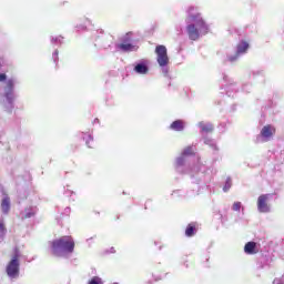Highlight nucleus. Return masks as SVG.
Instances as JSON below:
<instances>
[{
  "instance_id": "nucleus-1",
  "label": "nucleus",
  "mask_w": 284,
  "mask_h": 284,
  "mask_svg": "<svg viewBox=\"0 0 284 284\" xmlns=\"http://www.w3.org/2000/svg\"><path fill=\"white\" fill-rule=\"evenodd\" d=\"M186 23V32L191 41H199L201 37H205L210 32V26L205 23L196 7H189Z\"/></svg>"
},
{
  "instance_id": "nucleus-2",
  "label": "nucleus",
  "mask_w": 284,
  "mask_h": 284,
  "mask_svg": "<svg viewBox=\"0 0 284 284\" xmlns=\"http://www.w3.org/2000/svg\"><path fill=\"white\" fill-rule=\"evenodd\" d=\"M0 83H3V85L0 87V97L2 99H6L9 109L12 110L14 108V85H17L19 82L17 78H9L6 73H0Z\"/></svg>"
},
{
  "instance_id": "nucleus-3",
  "label": "nucleus",
  "mask_w": 284,
  "mask_h": 284,
  "mask_svg": "<svg viewBox=\"0 0 284 284\" xmlns=\"http://www.w3.org/2000/svg\"><path fill=\"white\" fill-rule=\"evenodd\" d=\"M51 252L54 256H68L74 252V239L72 236H62L51 242Z\"/></svg>"
},
{
  "instance_id": "nucleus-4",
  "label": "nucleus",
  "mask_w": 284,
  "mask_h": 284,
  "mask_svg": "<svg viewBox=\"0 0 284 284\" xmlns=\"http://www.w3.org/2000/svg\"><path fill=\"white\" fill-rule=\"evenodd\" d=\"M19 258H21V252H19V248H14L11 261L6 268L7 276L10 281H17L21 274V263L19 262Z\"/></svg>"
},
{
  "instance_id": "nucleus-5",
  "label": "nucleus",
  "mask_w": 284,
  "mask_h": 284,
  "mask_svg": "<svg viewBox=\"0 0 284 284\" xmlns=\"http://www.w3.org/2000/svg\"><path fill=\"white\" fill-rule=\"evenodd\" d=\"M223 84L222 90H224L226 97L229 99H236L239 94H241V89L239 88V83L234 81V79L230 78L226 73L222 74Z\"/></svg>"
},
{
  "instance_id": "nucleus-6",
  "label": "nucleus",
  "mask_w": 284,
  "mask_h": 284,
  "mask_svg": "<svg viewBox=\"0 0 284 284\" xmlns=\"http://www.w3.org/2000/svg\"><path fill=\"white\" fill-rule=\"evenodd\" d=\"M278 199L276 196V193H266L262 194L257 199V212L261 214H268V212H272V201H276Z\"/></svg>"
},
{
  "instance_id": "nucleus-7",
  "label": "nucleus",
  "mask_w": 284,
  "mask_h": 284,
  "mask_svg": "<svg viewBox=\"0 0 284 284\" xmlns=\"http://www.w3.org/2000/svg\"><path fill=\"white\" fill-rule=\"evenodd\" d=\"M156 61L160 68H162V73L164 77H168L170 72V68H168V63H170V58L168 57V48L165 45H158L155 48Z\"/></svg>"
},
{
  "instance_id": "nucleus-8",
  "label": "nucleus",
  "mask_w": 284,
  "mask_h": 284,
  "mask_svg": "<svg viewBox=\"0 0 284 284\" xmlns=\"http://www.w3.org/2000/svg\"><path fill=\"white\" fill-rule=\"evenodd\" d=\"M194 154V148L193 146H187L182 151L181 156L176 158L175 160V170L180 174H185L187 173L186 168H187V158L192 156Z\"/></svg>"
},
{
  "instance_id": "nucleus-9",
  "label": "nucleus",
  "mask_w": 284,
  "mask_h": 284,
  "mask_svg": "<svg viewBox=\"0 0 284 284\" xmlns=\"http://www.w3.org/2000/svg\"><path fill=\"white\" fill-rule=\"evenodd\" d=\"M247 50H250V43H247L243 40L240 41L236 45L235 53H229L226 55V61L229 63H236V61H239V59H241V57H243V54H247Z\"/></svg>"
},
{
  "instance_id": "nucleus-10",
  "label": "nucleus",
  "mask_w": 284,
  "mask_h": 284,
  "mask_svg": "<svg viewBox=\"0 0 284 284\" xmlns=\"http://www.w3.org/2000/svg\"><path fill=\"white\" fill-rule=\"evenodd\" d=\"M274 134H276V128H274V125H264L260 134L256 135L255 143H267L271 139H274Z\"/></svg>"
},
{
  "instance_id": "nucleus-11",
  "label": "nucleus",
  "mask_w": 284,
  "mask_h": 284,
  "mask_svg": "<svg viewBox=\"0 0 284 284\" xmlns=\"http://www.w3.org/2000/svg\"><path fill=\"white\" fill-rule=\"evenodd\" d=\"M135 74H148L150 72V61L142 59L133 63Z\"/></svg>"
},
{
  "instance_id": "nucleus-12",
  "label": "nucleus",
  "mask_w": 284,
  "mask_h": 284,
  "mask_svg": "<svg viewBox=\"0 0 284 284\" xmlns=\"http://www.w3.org/2000/svg\"><path fill=\"white\" fill-rule=\"evenodd\" d=\"M115 49L118 50V52H136V50H139V47L132 44V42H126L115 44Z\"/></svg>"
},
{
  "instance_id": "nucleus-13",
  "label": "nucleus",
  "mask_w": 284,
  "mask_h": 284,
  "mask_svg": "<svg viewBox=\"0 0 284 284\" xmlns=\"http://www.w3.org/2000/svg\"><path fill=\"white\" fill-rule=\"evenodd\" d=\"M197 128L200 129L201 134H209V132L214 131V125L210 122L201 121L197 123Z\"/></svg>"
},
{
  "instance_id": "nucleus-14",
  "label": "nucleus",
  "mask_w": 284,
  "mask_h": 284,
  "mask_svg": "<svg viewBox=\"0 0 284 284\" xmlns=\"http://www.w3.org/2000/svg\"><path fill=\"white\" fill-rule=\"evenodd\" d=\"M194 172H196V176L197 179H204L205 176V165H197V166H194L191 171H190V174H191V179H194Z\"/></svg>"
},
{
  "instance_id": "nucleus-15",
  "label": "nucleus",
  "mask_w": 284,
  "mask_h": 284,
  "mask_svg": "<svg viewBox=\"0 0 284 284\" xmlns=\"http://www.w3.org/2000/svg\"><path fill=\"white\" fill-rule=\"evenodd\" d=\"M245 254H258L256 242H247L244 246Z\"/></svg>"
},
{
  "instance_id": "nucleus-16",
  "label": "nucleus",
  "mask_w": 284,
  "mask_h": 284,
  "mask_svg": "<svg viewBox=\"0 0 284 284\" xmlns=\"http://www.w3.org/2000/svg\"><path fill=\"white\" fill-rule=\"evenodd\" d=\"M170 129L174 132H183L185 130V122L183 120H175L171 125Z\"/></svg>"
},
{
  "instance_id": "nucleus-17",
  "label": "nucleus",
  "mask_w": 284,
  "mask_h": 284,
  "mask_svg": "<svg viewBox=\"0 0 284 284\" xmlns=\"http://www.w3.org/2000/svg\"><path fill=\"white\" fill-rule=\"evenodd\" d=\"M204 145H209L213 152H219V146H216V141L212 140L211 138L203 136Z\"/></svg>"
},
{
  "instance_id": "nucleus-18",
  "label": "nucleus",
  "mask_w": 284,
  "mask_h": 284,
  "mask_svg": "<svg viewBox=\"0 0 284 284\" xmlns=\"http://www.w3.org/2000/svg\"><path fill=\"white\" fill-rule=\"evenodd\" d=\"M1 210L3 214H8L10 212V197L4 196L1 202Z\"/></svg>"
},
{
  "instance_id": "nucleus-19",
  "label": "nucleus",
  "mask_w": 284,
  "mask_h": 284,
  "mask_svg": "<svg viewBox=\"0 0 284 284\" xmlns=\"http://www.w3.org/2000/svg\"><path fill=\"white\" fill-rule=\"evenodd\" d=\"M81 139L85 141V145L92 148V143H94V138L92 136V134L81 133Z\"/></svg>"
},
{
  "instance_id": "nucleus-20",
  "label": "nucleus",
  "mask_w": 284,
  "mask_h": 284,
  "mask_svg": "<svg viewBox=\"0 0 284 284\" xmlns=\"http://www.w3.org/2000/svg\"><path fill=\"white\" fill-rule=\"evenodd\" d=\"M37 214V206H31L29 209H26L23 212V219H32Z\"/></svg>"
},
{
  "instance_id": "nucleus-21",
  "label": "nucleus",
  "mask_w": 284,
  "mask_h": 284,
  "mask_svg": "<svg viewBox=\"0 0 284 284\" xmlns=\"http://www.w3.org/2000/svg\"><path fill=\"white\" fill-rule=\"evenodd\" d=\"M194 234H196V227L194 226V224H189L185 230V235L191 237L194 236Z\"/></svg>"
},
{
  "instance_id": "nucleus-22",
  "label": "nucleus",
  "mask_w": 284,
  "mask_h": 284,
  "mask_svg": "<svg viewBox=\"0 0 284 284\" xmlns=\"http://www.w3.org/2000/svg\"><path fill=\"white\" fill-rule=\"evenodd\" d=\"M51 43L52 45H63V37L58 36V37H51Z\"/></svg>"
},
{
  "instance_id": "nucleus-23",
  "label": "nucleus",
  "mask_w": 284,
  "mask_h": 284,
  "mask_svg": "<svg viewBox=\"0 0 284 284\" xmlns=\"http://www.w3.org/2000/svg\"><path fill=\"white\" fill-rule=\"evenodd\" d=\"M232 190V178H226L224 186H223V192H230Z\"/></svg>"
},
{
  "instance_id": "nucleus-24",
  "label": "nucleus",
  "mask_w": 284,
  "mask_h": 284,
  "mask_svg": "<svg viewBox=\"0 0 284 284\" xmlns=\"http://www.w3.org/2000/svg\"><path fill=\"white\" fill-rule=\"evenodd\" d=\"M132 32H128L121 38V43H132Z\"/></svg>"
},
{
  "instance_id": "nucleus-25",
  "label": "nucleus",
  "mask_w": 284,
  "mask_h": 284,
  "mask_svg": "<svg viewBox=\"0 0 284 284\" xmlns=\"http://www.w3.org/2000/svg\"><path fill=\"white\" fill-rule=\"evenodd\" d=\"M6 236V224H3V220H0V242L3 241Z\"/></svg>"
},
{
  "instance_id": "nucleus-26",
  "label": "nucleus",
  "mask_w": 284,
  "mask_h": 284,
  "mask_svg": "<svg viewBox=\"0 0 284 284\" xmlns=\"http://www.w3.org/2000/svg\"><path fill=\"white\" fill-rule=\"evenodd\" d=\"M88 284H103V280L99 276H93Z\"/></svg>"
},
{
  "instance_id": "nucleus-27",
  "label": "nucleus",
  "mask_w": 284,
  "mask_h": 284,
  "mask_svg": "<svg viewBox=\"0 0 284 284\" xmlns=\"http://www.w3.org/2000/svg\"><path fill=\"white\" fill-rule=\"evenodd\" d=\"M242 204L241 202H234L232 205L233 212H241Z\"/></svg>"
},
{
  "instance_id": "nucleus-28",
  "label": "nucleus",
  "mask_w": 284,
  "mask_h": 284,
  "mask_svg": "<svg viewBox=\"0 0 284 284\" xmlns=\"http://www.w3.org/2000/svg\"><path fill=\"white\" fill-rule=\"evenodd\" d=\"M52 59H53L54 63H59V50H54V52L52 54Z\"/></svg>"
},
{
  "instance_id": "nucleus-29",
  "label": "nucleus",
  "mask_w": 284,
  "mask_h": 284,
  "mask_svg": "<svg viewBox=\"0 0 284 284\" xmlns=\"http://www.w3.org/2000/svg\"><path fill=\"white\" fill-rule=\"evenodd\" d=\"M250 90H252V85H250V84H244L242 87V92H250Z\"/></svg>"
},
{
  "instance_id": "nucleus-30",
  "label": "nucleus",
  "mask_w": 284,
  "mask_h": 284,
  "mask_svg": "<svg viewBox=\"0 0 284 284\" xmlns=\"http://www.w3.org/2000/svg\"><path fill=\"white\" fill-rule=\"evenodd\" d=\"M261 74H263L262 70H254V71L251 72V75H253V77H258Z\"/></svg>"
},
{
  "instance_id": "nucleus-31",
  "label": "nucleus",
  "mask_w": 284,
  "mask_h": 284,
  "mask_svg": "<svg viewBox=\"0 0 284 284\" xmlns=\"http://www.w3.org/2000/svg\"><path fill=\"white\" fill-rule=\"evenodd\" d=\"M64 195H65V196H74V191H70L69 189H67V190L64 191Z\"/></svg>"
},
{
  "instance_id": "nucleus-32",
  "label": "nucleus",
  "mask_w": 284,
  "mask_h": 284,
  "mask_svg": "<svg viewBox=\"0 0 284 284\" xmlns=\"http://www.w3.org/2000/svg\"><path fill=\"white\" fill-rule=\"evenodd\" d=\"M174 195L182 196L181 190H175V191H173L172 194H171V196H174Z\"/></svg>"
},
{
  "instance_id": "nucleus-33",
  "label": "nucleus",
  "mask_w": 284,
  "mask_h": 284,
  "mask_svg": "<svg viewBox=\"0 0 284 284\" xmlns=\"http://www.w3.org/2000/svg\"><path fill=\"white\" fill-rule=\"evenodd\" d=\"M77 29H78V30H85V26L80 24V26L77 27Z\"/></svg>"
},
{
  "instance_id": "nucleus-34",
  "label": "nucleus",
  "mask_w": 284,
  "mask_h": 284,
  "mask_svg": "<svg viewBox=\"0 0 284 284\" xmlns=\"http://www.w3.org/2000/svg\"><path fill=\"white\" fill-rule=\"evenodd\" d=\"M64 214H70V207L64 209Z\"/></svg>"
},
{
  "instance_id": "nucleus-35",
  "label": "nucleus",
  "mask_w": 284,
  "mask_h": 284,
  "mask_svg": "<svg viewBox=\"0 0 284 284\" xmlns=\"http://www.w3.org/2000/svg\"><path fill=\"white\" fill-rule=\"evenodd\" d=\"M92 239H93V237L88 239L87 242L90 243V242L92 241Z\"/></svg>"
},
{
  "instance_id": "nucleus-36",
  "label": "nucleus",
  "mask_w": 284,
  "mask_h": 284,
  "mask_svg": "<svg viewBox=\"0 0 284 284\" xmlns=\"http://www.w3.org/2000/svg\"><path fill=\"white\" fill-rule=\"evenodd\" d=\"M200 182H201V181H199V180H195V181H194V183H200Z\"/></svg>"
},
{
  "instance_id": "nucleus-37",
  "label": "nucleus",
  "mask_w": 284,
  "mask_h": 284,
  "mask_svg": "<svg viewBox=\"0 0 284 284\" xmlns=\"http://www.w3.org/2000/svg\"><path fill=\"white\" fill-rule=\"evenodd\" d=\"M111 252H114V248H113V247L111 248Z\"/></svg>"
},
{
  "instance_id": "nucleus-38",
  "label": "nucleus",
  "mask_w": 284,
  "mask_h": 284,
  "mask_svg": "<svg viewBox=\"0 0 284 284\" xmlns=\"http://www.w3.org/2000/svg\"><path fill=\"white\" fill-rule=\"evenodd\" d=\"M111 252H114V248H113V247L111 248Z\"/></svg>"
},
{
  "instance_id": "nucleus-39",
  "label": "nucleus",
  "mask_w": 284,
  "mask_h": 284,
  "mask_svg": "<svg viewBox=\"0 0 284 284\" xmlns=\"http://www.w3.org/2000/svg\"><path fill=\"white\" fill-rule=\"evenodd\" d=\"M111 252H114V248H113V247L111 248Z\"/></svg>"
},
{
  "instance_id": "nucleus-40",
  "label": "nucleus",
  "mask_w": 284,
  "mask_h": 284,
  "mask_svg": "<svg viewBox=\"0 0 284 284\" xmlns=\"http://www.w3.org/2000/svg\"><path fill=\"white\" fill-rule=\"evenodd\" d=\"M155 245H159V242H155Z\"/></svg>"
},
{
  "instance_id": "nucleus-41",
  "label": "nucleus",
  "mask_w": 284,
  "mask_h": 284,
  "mask_svg": "<svg viewBox=\"0 0 284 284\" xmlns=\"http://www.w3.org/2000/svg\"><path fill=\"white\" fill-rule=\"evenodd\" d=\"M0 69H1V64H0Z\"/></svg>"
},
{
  "instance_id": "nucleus-42",
  "label": "nucleus",
  "mask_w": 284,
  "mask_h": 284,
  "mask_svg": "<svg viewBox=\"0 0 284 284\" xmlns=\"http://www.w3.org/2000/svg\"><path fill=\"white\" fill-rule=\"evenodd\" d=\"M0 136H1V133H0Z\"/></svg>"
}]
</instances>
